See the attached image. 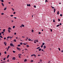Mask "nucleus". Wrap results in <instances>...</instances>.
I'll use <instances>...</instances> for the list:
<instances>
[{
    "label": "nucleus",
    "mask_w": 63,
    "mask_h": 63,
    "mask_svg": "<svg viewBox=\"0 0 63 63\" xmlns=\"http://www.w3.org/2000/svg\"><path fill=\"white\" fill-rule=\"evenodd\" d=\"M21 54H18V56H21Z\"/></svg>",
    "instance_id": "9d476101"
},
{
    "label": "nucleus",
    "mask_w": 63,
    "mask_h": 63,
    "mask_svg": "<svg viewBox=\"0 0 63 63\" xmlns=\"http://www.w3.org/2000/svg\"><path fill=\"white\" fill-rule=\"evenodd\" d=\"M20 44L21 45H23V43H21Z\"/></svg>",
    "instance_id": "f3484780"
},
{
    "label": "nucleus",
    "mask_w": 63,
    "mask_h": 63,
    "mask_svg": "<svg viewBox=\"0 0 63 63\" xmlns=\"http://www.w3.org/2000/svg\"><path fill=\"white\" fill-rule=\"evenodd\" d=\"M4 44L5 46H6V44H7L6 43V42H4Z\"/></svg>",
    "instance_id": "6e6552de"
},
{
    "label": "nucleus",
    "mask_w": 63,
    "mask_h": 63,
    "mask_svg": "<svg viewBox=\"0 0 63 63\" xmlns=\"http://www.w3.org/2000/svg\"><path fill=\"white\" fill-rule=\"evenodd\" d=\"M0 38H3V37L1 36H0Z\"/></svg>",
    "instance_id": "f704fd0d"
},
{
    "label": "nucleus",
    "mask_w": 63,
    "mask_h": 63,
    "mask_svg": "<svg viewBox=\"0 0 63 63\" xmlns=\"http://www.w3.org/2000/svg\"><path fill=\"white\" fill-rule=\"evenodd\" d=\"M8 29H9V30H11V28H9Z\"/></svg>",
    "instance_id": "2f4dec72"
},
{
    "label": "nucleus",
    "mask_w": 63,
    "mask_h": 63,
    "mask_svg": "<svg viewBox=\"0 0 63 63\" xmlns=\"http://www.w3.org/2000/svg\"><path fill=\"white\" fill-rule=\"evenodd\" d=\"M57 15H59V11H58L57 12Z\"/></svg>",
    "instance_id": "c85d7f7f"
},
{
    "label": "nucleus",
    "mask_w": 63,
    "mask_h": 63,
    "mask_svg": "<svg viewBox=\"0 0 63 63\" xmlns=\"http://www.w3.org/2000/svg\"><path fill=\"white\" fill-rule=\"evenodd\" d=\"M43 47V45H42L41 46V47Z\"/></svg>",
    "instance_id": "49530a36"
},
{
    "label": "nucleus",
    "mask_w": 63,
    "mask_h": 63,
    "mask_svg": "<svg viewBox=\"0 0 63 63\" xmlns=\"http://www.w3.org/2000/svg\"><path fill=\"white\" fill-rule=\"evenodd\" d=\"M9 36H8L7 37V40L9 39Z\"/></svg>",
    "instance_id": "412c9836"
},
{
    "label": "nucleus",
    "mask_w": 63,
    "mask_h": 63,
    "mask_svg": "<svg viewBox=\"0 0 63 63\" xmlns=\"http://www.w3.org/2000/svg\"><path fill=\"white\" fill-rule=\"evenodd\" d=\"M58 20L59 21H60V19H58Z\"/></svg>",
    "instance_id": "3c124183"
},
{
    "label": "nucleus",
    "mask_w": 63,
    "mask_h": 63,
    "mask_svg": "<svg viewBox=\"0 0 63 63\" xmlns=\"http://www.w3.org/2000/svg\"><path fill=\"white\" fill-rule=\"evenodd\" d=\"M27 61V60L26 59H25L24 60V61L25 62H26V61Z\"/></svg>",
    "instance_id": "423d86ee"
},
{
    "label": "nucleus",
    "mask_w": 63,
    "mask_h": 63,
    "mask_svg": "<svg viewBox=\"0 0 63 63\" xmlns=\"http://www.w3.org/2000/svg\"><path fill=\"white\" fill-rule=\"evenodd\" d=\"M14 42H16V39H15V40H14Z\"/></svg>",
    "instance_id": "9b49d317"
},
{
    "label": "nucleus",
    "mask_w": 63,
    "mask_h": 63,
    "mask_svg": "<svg viewBox=\"0 0 63 63\" xmlns=\"http://www.w3.org/2000/svg\"><path fill=\"white\" fill-rule=\"evenodd\" d=\"M23 45H26V44L25 43H23Z\"/></svg>",
    "instance_id": "0e129e2a"
},
{
    "label": "nucleus",
    "mask_w": 63,
    "mask_h": 63,
    "mask_svg": "<svg viewBox=\"0 0 63 63\" xmlns=\"http://www.w3.org/2000/svg\"><path fill=\"white\" fill-rule=\"evenodd\" d=\"M14 16L13 15H10V16Z\"/></svg>",
    "instance_id": "ea45409f"
},
{
    "label": "nucleus",
    "mask_w": 63,
    "mask_h": 63,
    "mask_svg": "<svg viewBox=\"0 0 63 63\" xmlns=\"http://www.w3.org/2000/svg\"><path fill=\"white\" fill-rule=\"evenodd\" d=\"M48 2V1H47V0H45V2L46 3V2Z\"/></svg>",
    "instance_id": "393cba45"
},
{
    "label": "nucleus",
    "mask_w": 63,
    "mask_h": 63,
    "mask_svg": "<svg viewBox=\"0 0 63 63\" xmlns=\"http://www.w3.org/2000/svg\"><path fill=\"white\" fill-rule=\"evenodd\" d=\"M53 22H55V21L54 20H53Z\"/></svg>",
    "instance_id": "37998d69"
},
{
    "label": "nucleus",
    "mask_w": 63,
    "mask_h": 63,
    "mask_svg": "<svg viewBox=\"0 0 63 63\" xmlns=\"http://www.w3.org/2000/svg\"><path fill=\"white\" fill-rule=\"evenodd\" d=\"M40 62H42V60H41V59H40Z\"/></svg>",
    "instance_id": "864d4df0"
},
{
    "label": "nucleus",
    "mask_w": 63,
    "mask_h": 63,
    "mask_svg": "<svg viewBox=\"0 0 63 63\" xmlns=\"http://www.w3.org/2000/svg\"><path fill=\"white\" fill-rule=\"evenodd\" d=\"M59 25H57V27H58L59 26Z\"/></svg>",
    "instance_id": "4c0bfd02"
},
{
    "label": "nucleus",
    "mask_w": 63,
    "mask_h": 63,
    "mask_svg": "<svg viewBox=\"0 0 63 63\" xmlns=\"http://www.w3.org/2000/svg\"><path fill=\"white\" fill-rule=\"evenodd\" d=\"M6 9H7V8L6 7L4 9V11H5V10H6Z\"/></svg>",
    "instance_id": "aec40b11"
},
{
    "label": "nucleus",
    "mask_w": 63,
    "mask_h": 63,
    "mask_svg": "<svg viewBox=\"0 0 63 63\" xmlns=\"http://www.w3.org/2000/svg\"><path fill=\"white\" fill-rule=\"evenodd\" d=\"M50 31L51 32H52V29H50Z\"/></svg>",
    "instance_id": "6e6d98bb"
},
{
    "label": "nucleus",
    "mask_w": 63,
    "mask_h": 63,
    "mask_svg": "<svg viewBox=\"0 0 63 63\" xmlns=\"http://www.w3.org/2000/svg\"><path fill=\"white\" fill-rule=\"evenodd\" d=\"M26 38L27 39H29V38L28 37H26Z\"/></svg>",
    "instance_id": "5fc2aeb1"
},
{
    "label": "nucleus",
    "mask_w": 63,
    "mask_h": 63,
    "mask_svg": "<svg viewBox=\"0 0 63 63\" xmlns=\"http://www.w3.org/2000/svg\"><path fill=\"white\" fill-rule=\"evenodd\" d=\"M32 32H34V30H32Z\"/></svg>",
    "instance_id": "bb28decb"
},
{
    "label": "nucleus",
    "mask_w": 63,
    "mask_h": 63,
    "mask_svg": "<svg viewBox=\"0 0 63 63\" xmlns=\"http://www.w3.org/2000/svg\"><path fill=\"white\" fill-rule=\"evenodd\" d=\"M4 54H7V53L6 51H5L4 52Z\"/></svg>",
    "instance_id": "7c9ffc66"
},
{
    "label": "nucleus",
    "mask_w": 63,
    "mask_h": 63,
    "mask_svg": "<svg viewBox=\"0 0 63 63\" xmlns=\"http://www.w3.org/2000/svg\"><path fill=\"white\" fill-rule=\"evenodd\" d=\"M0 36H1V32H0Z\"/></svg>",
    "instance_id": "338daca9"
},
{
    "label": "nucleus",
    "mask_w": 63,
    "mask_h": 63,
    "mask_svg": "<svg viewBox=\"0 0 63 63\" xmlns=\"http://www.w3.org/2000/svg\"><path fill=\"white\" fill-rule=\"evenodd\" d=\"M6 59V58H4L3 59V60H5Z\"/></svg>",
    "instance_id": "603ef678"
},
{
    "label": "nucleus",
    "mask_w": 63,
    "mask_h": 63,
    "mask_svg": "<svg viewBox=\"0 0 63 63\" xmlns=\"http://www.w3.org/2000/svg\"><path fill=\"white\" fill-rule=\"evenodd\" d=\"M17 50H19V51H20V48H19L18 47H17Z\"/></svg>",
    "instance_id": "f257e3e1"
},
{
    "label": "nucleus",
    "mask_w": 63,
    "mask_h": 63,
    "mask_svg": "<svg viewBox=\"0 0 63 63\" xmlns=\"http://www.w3.org/2000/svg\"><path fill=\"white\" fill-rule=\"evenodd\" d=\"M44 49H45L46 48V46H44Z\"/></svg>",
    "instance_id": "0eeeda50"
},
{
    "label": "nucleus",
    "mask_w": 63,
    "mask_h": 63,
    "mask_svg": "<svg viewBox=\"0 0 63 63\" xmlns=\"http://www.w3.org/2000/svg\"><path fill=\"white\" fill-rule=\"evenodd\" d=\"M7 61V62H9V60H8Z\"/></svg>",
    "instance_id": "052dcab7"
},
{
    "label": "nucleus",
    "mask_w": 63,
    "mask_h": 63,
    "mask_svg": "<svg viewBox=\"0 0 63 63\" xmlns=\"http://www.w3.org/2000/svg\"><path fill=\"white\" fill-rule=\"evenodd\" d=\"M16 33L15 32L14 33V35H16Z\"/></svg>",
    "instance_id": "13d9d810"
},
{
    "label": "nucleus",
    "mask_w": 63,
    "mask_h": 63,
    "mask_svg": "<svg viewBox=\"0 0 63 63\" xmlns=\"http://www.w3.org/2000/svg\"><path fill=\"white\" fill-rule=\"evenodd\" d=\"M34 44H36V40H34Z\"/></svg>",
    "instance_id": "1a4fd4ad"
},
{
    "label": "nucleus",
    "mask_w": 63,
    "mask_h": 63,
    "mask_svg": "<svg viewBox=\"0 0 63 63\" xmlns=\"http://www.w3.org/2000/svg\"><path fill=\"white\" fill-rule=\"evenodd\" d=\"M1 2H4V1H3V0H1Z\"/></svg>",
    "instance_id": "e433bc0d"
},
{
    "label": "nucleus",
    "mask_w": 63,
    "mask_h": 63,
    "mask_svg": "<svg viewBox=\"0 0 63 63\" xmlns=\"http://www.w3.org/2000/svg\"><path fill=\"white\" fill-rule=\"evenodd\" d=\"M6 37H4V40H6Z\"/></svg>",
    "instance_id": "c03bdc74"
},
{
    "label": "nucleus",
    "mask_w": 63,
    "mask_h": 63,
    "mask_svg": "<svg viewBox=\"0 0 63 63\" xmlns=\"http://www.w3.org/2000/svg\"><path fill=\"white\" fill-rule=\"evenodd\" d=\"M9 48H10L11 47L10 46H9L8 47Z\"/></svg>",
    "instance_id": "4d7b16f0"
},
{
    "label": "nucleus",
    "mask_w": 63,
    "mask_h": 63,
    "mask_svg": "<svg viewBox=\"0 0 63 63\" xmlns=\"http://www.w3.org/2000/svg\"><path fill=\"white\" fill-rule=\"evenodd\" d=\"M38 34H41V33L40 32H39L38 33Z\"/></svg>",
    "instance_id": "de8ad7c7"
},
{
    "label": "nucleus",
    "mask_w": 63,
    "mask_h": 63,
    "mask_svg": "<svg viewBox=\"0 0 63 63\" xmlns=\"http://www.w3.org/2000/svg\"><path fill=\"white\" fill-rule=\"evenodd\" d=\"M34 8H36V5H34Z\"/></svg>",
    "instance_id": "79ce46f5"
},
{
    "label": "nucleus",
    "mask_w": 63,
    "mask_h": 63,
    "mask_svg": "<svg viewBox=\"0 0 63 63\" xmlns=\"http://www.w3.org/2000/svg\"><path fill=\"white\" fill-rule=\"evenodd\" d=\"M9 56H10V55H8L7 57V58H9Z\"/></svg>",
    "instance_id": "f8f14e48"
},
{
    "label": "nucleus",
    "mask_w": 63,
    "mask_h": 63,
    "mask_svg": "<svg viewBox=\"0 0 63 63\" xmlns=\"http://www.w3.org/2000/svg\"><path fill=\"white\" fill-rule=\"evenodd\" d=\"M4 15V13H2L1 14V15Z\"/></svg>",
    "instance_id": "5701e85b"
},
{
    "label": "nucleus",
    "mask_w": 63,
    "mask_h": 63,
    "mask_svg": "<svg viewBox=\"0 0 63 63\" xmlns=\"http://www.w3.org/2000/svg\"><path fill=\"white\" fill-rule=\"evenodd\" d=\"M39 51H41V48H40L39 49Z\"/></svg>",
    "instance_id": "2eb2a0df"
},
{
    "label": "nucleus",
    "mask_w": 63,
    "mask_h": 63,
    "mask_svg": "<svg viewBox=\"0 0 63 63\" xmlns=\"http://www.w3.org/2000/svg\"><path fill=\"white\" fill-rule=\"evenodd\" d=\"M34 56H35V57H36V55L34 54Z\"/></svg>",
    "instance_id": "bf43d9fd"
},
{
    "label": "nucleus",
    "mask_w": 63,
    "mask_h": 63,
    "mask_svg": "<svg viewBox=\"0 0 63 63\" xmlns=\"http://www.w3.org/2000/svg\"><path fill=\"white\" fill-rule=\"evenodd\" d=\"M60 16H62V14H60Z\"/></svg>",
    "instance_id": "72a5a7b5"
},
{
    "label": "nucleus",
    "mask_w": 63,
    "mask_h": 63,
    "mask_svg": "<svg viewBox=\"0 0 63 63\" xmlns=\"http://www.w3.org/2000/svg\"><path fill=\"white\" fill-rule=\"evenodd\" d=\"M33 61H33V60H31V62H33Z\"/></svg>",
    "instance_id": "a878e982"
},
{
    "label": "nucleus",
    "mask_w": 63,
    "mask_h": 63,
    "mask_svg": "<svg viewBox=\"0 0 63 63\" xmlns=\"http://www.w3.org/2000/svg\"><path fill=\"white\" fill-rule=\"evenodd\" d=\"M1 5H2L3 7H4V4H3V3H1Z\"/></svg>",
    "instance_id": "20e7f679"
},
{
    "label": "nucleus",
    "mask_w": 63,
    "mask_h": 63,
    "mask_svg": "<svg viewBox=\"0 0 63 63\" xmlns=\"http://www.w3.org/2000/svg\"><path fill=\"white\" fill-rule=\"evenodd\" d=\"M13 53H15L16 52L15 51H13Z\"/></svg>",
    "instance_id": "a18cd8bd"
},
{
    "label": "nucleus",
    "mask_w": 63,
    "mask_h": 63,
    "mask_svg": "<svg viewBox=\"0 0 63 63\" xmlns=\"http://www.w3.org/2000/svg\"><path fill=\"white\" fill-rule=\"evenodd\" d=\"M17 47H20V45H18L17 46Z\"/></svg>",
    "instance_id": "c756f323"
},
{
    "label": "nucleus",
    "mask_w": 63,
    "mask_h": 63,
    "mask_svg": "<svg viewBox=\"0 0 63 63\" xmlns=\"http://www.w3.org/2000/svg\"><path fill=\"white\" fill-rule=\"evenodd\" d=\"M15 28V26H14L13 27V28Z\"/></svg>",
    "instance_id": "58836bf2"
},
{
    "label": "nucleus",
    "mask_w": 63,
    "mask_h": 63,
    "mask_svg": "<svg viewBox=\"0 0 63 63\" xmlns=\"http://www.w3.org/2000/svg\"><path fill=\"white\" fill-rule=\"evenodd\" d=\"M27 47H29V45H27L26 46Z\"/></svg>",
    "instance_id": "4468645a"
},
{
    "label": "nucleus",
    "mask_w": 63,
    "mask_h": 63,
    "mask_svg": "<svg viewBox=\"0 0 63 63\" xmlns=\"http://www.w3.org/2000/svg\"><path fill=\"white\" fill-rule=\"evenodd\" d=\"M20 27H21V28H22V26L21 25V26H20Z\"/></svg>",
    "instance_id": "a19ab883"
},
{
    "label": "nucleus",
    "mask_w": 63,
    "mask_h": 63,
    "mask_svg": "<svg viewBox=\"0 0 63 63\" xmlns=\"http://www.w3.org/2000/svg\"><path fill=\"white\" fill-rule=\"evenodd\" d=\"M51 8H52V9H54V8H55L54 7H52V6H51Z\"/></svg>",
    "instance_id": "4be33fe9"
},
{
    "label": "nucleus",
    "mask_w": 63,
    "mask_h": 63,
    "mask_svg": "<svg viewBox=\"0 0 63 63\" xmlns=\"http://www.w3.org/2000/svg\"><path fill=\"white\" fill-rule=\"evenodd\" d=\"M13 60H15L16 59V58H15V57H13Z\"/></svg>",
    "instance_id": "39448f33"
},
{
    "label": "nucleus",
    "mask_w": 63,
    "mask_h": 63,
    "mask_svg": "<svg viewBox=\"0 0 63 63\" xmlns=\"http://www.w3.org/2000/svg\"><path fill=\"white\" fill-rule=\"evenodd\" d=\"M8 32H9V33H10V32H11V31L10 30H8Z\"/></svg>",
    "instance_id": "ddd939ff"
},
{
    "label": "nucleus",
    "mask_w": 63,
    "mask_h": 63,
    "mask_svg": "<svg viewBox=\"0 0 63 63\" xmlns=\"http://www.w3.org/2000/svg\"><path fill=\"white\" fill-rule=\"evenodd\" d=\"M58 49H59V50L60 51V48H58Z\"/></svg>",
    "instance_id": "09e8293b"
},
{
    "label": "nucleus",
    "mask_w": 63,
    "mask_h": 63,
    "mask_svg": "<svg viewBox=\"0 0 63 63\" xmlns=\"http://www.w3.org/2000/svg\"><path fill=\"white\" fill-rule=\"evenodd\" d=\"M30 38H29V39H28L29 41H31V39H30Z\"/></svg>",
    "instance_id": "a211bd4d"
},
{
    "label": "nucleus",
    "mask_w": 63,
    "mask_h": 63,
    "mask_svg": "<svg viewBox=\"0 0 63 63\" xmlns=\"http://www.w3.org/2000/svg\"><path fill=\"white\" fill-rule=\"evenodd\" d=\"M34 56V54H33V55H31V56Z\"/></svg>",
    "instance_id": "c9c22d12"
},
{
    "label": "nucleus",
    "mask_w": 63,
    "mask_h": 63,
    "mask_svg": "<svg viewBox=\"0 0 63 63\" xmlns=\"http://www.w3.org/2000/svg\"><path fill=\"white\" fill-rule=\"evenodd\" d=\"M40 48V47H37V48H36V49H39Z\"/></svg>",
    "instance_id": "6ab92c4d"
},
{
    "label": "nucleus",
    "mask_w": 63,
    "mask_h": 63,
    "mask_svg": "<svg viewBox=\"0 0 63 63\" xmlns=\"http://www.w3.org/2000/svg\"><path fill=\"white\" fill-rule=\"evenodd\" d=\"M22 27H24V25H23V24H22Z\"/></svg>",
    "instance_id": "b1692460"
},
{
    "label": "nucleus",
    "mask_w": 63,
    "mask_h": 63,
    "mask_svg": "<svg viewBox=\"0 0 63 63\" xmlns=\"http://www.w3.org/2000/svg\"><path fill=\"white\" fill-rule=\"evenodd\" d=\"M14 18L15 19H16V17H14Z\"/></svg>",
    "instance_id": "e2e57ef3"
},
{
    "label": "nucleus",
    "mask_w": 63,
    "mask_h": 63,
    "mask_svg": "<svg viewBox=\"0 0 63 63\" xmlns=\"http://www.w3.org/2000/svg\"><path fill=\"white\" fill-rule=\"evenodd\" d=\"M35 40L37 42H38V40Z\"/></svg>",
    "instance_id": "8fccbe9b"
},
{
    "label": "nucleus",
    "mask_w": 63,
    "mask_h": 63,
    "mask_svg": "<svg viewBox=\"0 0 63 63\" xmlns=\"http://www.w3.org/2000/svg\"><path fill=\"white\" fill-rule=\"evenodd\" d=\"M5 29H4L3 30V32H5Z\"/></svg>",
    "instance_id": "473e14b6"
},
{
    "label": "nucleus",
    "mask_w": 63,
    "mask_h": 63,
    "mask_svg": "<svg viewBox=\"0 0 63 63\" xmlns=\"http://www.w3.org/2000/svg\"><path fill=\"white\" fill-rule=\"evenodd\" d=\"M27 6H28H28H29V7H30V4H27Z\"/></svg>",
    "instance_id": "7ed1b4c3"
},
{
    "label": "nucleus",
    "mask_w": 63,
    "mask_h": 63,
    "mask_svg": "<svg viewBox=\"0 0 63 63\" xmlns=\"http://www.w3.org/2000/svg\"><path fill=\"white\" fill-rule=\"evenodd\" d=\"M15 13H16V12H14V13L13 14H15Z\"/></svg>",
    "instance_id": "774afa93"
},
{
    "label": "nucleus",
    "mask_w": 63,
    "mask_h": 63,
    "mask_svg": "<svg viewBox=\"0 0 63 63\" xmlns=\"http://www.w3.org/2000/svg\"><path fill=\"white\" fill-rule=\"evenodd\" d=\"M1 33H2V34H3V33H4V32H1Z\"/></svg>",
    "instance_id": "680f3d73"
},
{
    "label": "nucleus",
    "mask_w": 63,
    "mask_h": 63,
    "mask_svg": "<svg viewBox=\"0 0 63 63\" xmlns=\"http://www.w3.org/2000/svg\"><path fill=\"white\" fill-rule=\"evenodd\" d=\"M10 46H12V47H14V46L13 44H12V43L10 44Z\"/></svg>",
    "instance_id": "f03ea898"
},
{
    "label": "nucleus",
    "mask_w": 63,
    "mask_h": 63,
    "mask_svg": "<svg viewBox=\"0 0 63 63\" xmlns=\"http://www.w3.org/2000/svg\"><path fill=\"white\" fill-rule=\"evenodd\" d=\"M42 45L43 46H44V45H45V43H43L42 44Z\"/></svg>",
    "instance_id": "dca6fc26"
},
{
    "label": "nucleus",
    "mask_w": 63,
    "mask_h": 63,
    "mask_svg": "<svg viewBox=\"0 0 63 63\" xmlns=\"http://www.w3.org/2000/svg\"><path fill=\"white\" fill-rule=\"evenodd\" d=\"M12 10H13V11H14V9H13V8H12Z\"/></svg>",
    "instance_id": "69168bd1"
},
{
    "label": "nucleus",
    "mask_w": 63,
    "mask_h": 63,
    "mask_svg": "<svg viewBox=\"0 0 63 63\" xmlns=\"http://www.w3.org/2000/svg\"><path fill=\"white\" fill-rule=\"evenodd\" d=\"M24 50H25L26 51L27 50V49L26 48L25 49H24Z\"/></svg>",
    "instance_id": "cd10ccee"
}]
</instances>
